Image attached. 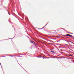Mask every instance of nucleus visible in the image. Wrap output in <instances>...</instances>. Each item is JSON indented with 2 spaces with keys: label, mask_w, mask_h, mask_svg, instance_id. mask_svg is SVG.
Returning <instances> with one entry per match:
<instances>
[{
  "label": "nucleus",
  "mask_w": 74,
  "mask_h": 74,
  "mask_svg": "<svg viewBox=\"0 0 74 74\" xmlns=\"http://www.w3.org/2000/svg\"><path fill=\"white\" fill-rule=\"evenodd\" d=\"M66 36H69V37L70 36V35L69 34H66Z\"/></svg>",
  "instance_id": "f257e3e1"
},
{
  "label": "nucleus",
  "mask_w": 74,
  "mask_h": 74,
  "mask_svg": "<svg viewBox=\"0 0 74 74\" xmlns=\"http://www.w3.org/2000/svg\"><path fill=\"white\" fill-rule=\"evenodd\" d=\"M50 44H51V43H49Z\"/></svg>",
  "instance_id": "f8f14e48"
},
{
  "label": "nucleus",
  "mask_w": 74,
  "mask_h": 74,
  "mask_svg": "<svg viewBox=\"0 0 74 74\" xmlns=\"http://www.w3.org/2000/svg\"><path fill=\"white\" fill-rule=\"evenodd\" d=\"M46 25H47V24H46L45 26H46Z\"/></svg>",
  "instance_id": "2eb2a0df"
},
{
  "label": "nucleus",
  "mask_w": 74,
  "mask_h": 74,
  "mask_svg": "<svg viewBox=\"0 0 74 74\" xmlns=\"http://www.w3.org/2000/svg\"><path fill=\"white\" fill-rule=\"evenodd\" d=\"M46 25H47V24H46L45 26H46Z\"/></svg>",
  "instance_id": "4468645a"
},
{
  "label": "nucleus",
  "mask_w": 74,
  "mask_h": 74,
  "mask_svg": "<svg viewBox=\"0 0 74 74\" xmlns=\"http://www.w3.org/2000/svg\"><path fill=\"white\" fill-rule=\"evenodd\" d=\"M0 64L1 65V63H0Z\"/></svg>",
  "instance_id": "9b49d317"
},
{
  "label": "nucleus",
  "mask_w": 74,
  "mask_h": 74,
  "mask_svg": "<svg viewBox=\"0 0 74 74\" xmlns=\"http://www.w3.org/2000/svg\"><path fill=\"white\" fill-rule=\"evenodd\" d=\"M68 44H69L71 46V45L70 44V43H69V42H68Z\"/></svg>",
  "instance_id": "6e6552de"
},
{
  "label": "nucleus",
  "mask_w": 74,
  "mask_h": 74,
  "mask_svg": "<svg viewBox=\"0 0 74 74\" xmlns=\"http://www.w3.org/2000/svg\"><path fill=\"white\" fill-rule=\"evenodd\" d=\"M30 42L31 43H33V42H34V41H33V42H32L31 40L30 41Z\"/></svg>",
  "instance_id": "f03ea898"
},
{
  "label": "nucleus",
  "mask_w": 74,
  "mask_h": 74,
  "mask_svg": "<svg viewBox=\"0 0 74 74\" xmlns=\"http://www.w3.org/2000/svg\"><path fill=\"white\" fill-rule=\"evenodd\" d=\"M44 27H43V28H44Z\"/></svg>",
  "instance_id": "f3484780"
},
{
  "label": "nucleus",
  "mask_w": 74,
  "mask_h": 74,
  "mask_svg": "<svg viewBox=\"0 0 74 74\" xmlns=\"http://www.w3.org/2000/svg\"><path fill=\"white\" fill-rule=\"evenodd\" d=\"M70 56H71L72 57H73V56H72V55L70 54L69 55Z\"/></svg>",
  "instance_id": "7ed1b4c3"
},
{
  "label": "nucleus",
  "mask_w": 74,
  "mask_h": 74,
  "mask_svg": "<svg viewBox=\"0 0 74 74\" xmlns=\"http://www.w3.org/2000/svg\"><path fill=\"white\" fill-rule=\"evenodd\" d=\"M59 40H58V41H57V42H59Z\"/></svg>",
  "instance_id": "9d476101"
},
{
  "label": "nucleus",
  "mask_w": 74,
  "mask_h": 74,
  "mask_svg": "<svg viewBox=\"0 0 74 74\" xmlns=\"http://www.w3.org/2000/svg\"><path fill=\"white\" fill-rule=\"evenodd\" d=\"M60 31H62V29H60Z\"/></svg>",
  "instance_id": "1a4fd4ad"
},
{
  "label": "nucleus",
  "mask_w": 74,
  "mask_h": 74,
  "mask_svg": "<svg viewBox=\"0 0 74 74\" xmlns=\"http://www.w3.org/2000/svg\"><path fill=\"white\" fill-rule=\"evenodd\" d=\"M52 42H54L53 41H52Z\"/></svg>",
  "instance_id": "0eeeda50"
},
{
  "label": "nucleus",
  "mask_w": 74,
  "mask_h": 74,
  "mask_svg": "<svg viewBox=\"0 0 74 74\" xmlns=\"http://www.w3.org/2000/svg\"><path fill=\"white\" fill-rule=\"evenodd\" d=\"M73 38H74V37L73 36Z\"/></svg>",
  "instance_id": "a211bd4d"
},
{
  "label": "nucleus",
  "mask_w": 74,
  "mask_h": 74,
  "mask_svg": "<svg viewBox=\"0 0 74 74\" xmlns=\"http://www.w3.org/2000/svg\"><path fill=\"white\" fill-rule=\"evenodd\" d=\"M54 52H55V51H51V52H53V53Z\"/></svg>",
  "instance_id": "39448f33"
},
{
  "label": "nucleus",
  "mask_w": 74,
  "mask_h": 74,
  "mask_svg": "<svg viewBox=\"0 0 74 74\" xmlns=\"http://www.w3.org/2000/svg\"><path fill=\"white\" fill-rule=\"evenodd\" d=\"M68 33H69V34H72V33H71L70 32H68Z\"/></svg>",
  "instance_id": "20e7f679"
},
{
  "label": "nucleus",
  "mask_w": 74,
  "mask_h": 74,
  "mask_svg": "<svg viewBox=\"0 0 74 74\" xmlns=\"http://www.w3.org/2000/svg\"><path fill=\"white\" fill-rule=\"evenodd\" d=\"M34 44H35V42H34Z\"/></svg>",
  "instance_id": "dca6fc26"
},
{
  "label": "nucleus",
  "mask_w": 74,
  "mask_h": 74,
  "mask_svg": "<svg viewBox=\"0 0 74 74\" xmlns=\"http://www.w3.org/2000/svg\"><path fill=\"white\" fill-rule=\"evenodd\" d=\"M46 25H47V24H46L45 26H46Z\"/></svg>",
  "instance_id": "ddd939ff"
},
{
  "label": "nucleus",
  "mask_w": 74,
  "mask_h": 74,
  "mask_svg": "<svg viewBox=\"0 0 74 74\" xmlns=\"http://www.w3.org/2000/svg\"><path fill=\"white\" fill-rule=\"evenodd\" d=\"M70 37H73V36H72V35H70Z\"/></svg>",
  "instance_id": "423d86ee"
}]
</instances>
